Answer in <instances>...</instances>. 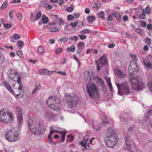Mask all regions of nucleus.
<instances>
[{
  "instance_id": "nucleus-61",
  "label": "nucleus",
  "mask_w": 152,
  "mask_h": 152,
  "mask_svg": "<svg viewBox=\"0 0 152 152\" xmlns=\"http://www.w3.org/2000/svg\"><path fill=\"white\" fill-rule=\"evenodd\" d=\"M141 26L143 27H145L147 24L146 22L142 20H141Z\"/></svg>"
},
{
  "instance_id": "nucleus-38",
  "label": "nucleus",
  "mask_w": 152,
  "mask_h": 152,
  "mask_svg": "<svg viewBox=\"0 0 152 152\" xmlns=\"http://www.w3.org/2000/svg\"><path fill=\"white\" fill-rule=\"evenodd\" d=\"M90 73L89 72L86 71L84 73V76L85 78H86L87 79L89 78H90Z\"/></svg>"
},
{
  "instance_id": "nucleus-23",
  "label": "nucleus",
  "mask_w": 152,
  "mask_h": 152,
  "mask_svg": "<svg viewBox=\"0 0 152 152\" xmlns=\"http://www.w3.org/2000/svg\"><path fill=\"white\" fill-rule=\"evenodd\" d=\"M17 121L19 125L20 126L22 124L23 122V119L22 115L18 116Z\"/></svg>"
},
{
  "instance_id": "nucleus-53",
  "label": "nucleus",
  "mask_w": 152,
  "mask_h": 152,
  "mask_svg": "<svg viewBox=\"0 0 152 152\" xmlns=\"http://www.w3.org/2000/svg\"><path fill=\"white\" fill-rule=\"evenodd\" d=\"M104 65V64H103V63H102L100 62V64L97 65V70L98 71Z\"/></svg>"
},
{
  "instance_id": "nucleus-42",
  "label": "nucleus",
  "mask_w": 152,
  "mask_h": 152,
  "mask_svg": "<svg viewBox=\"0 0 152 152\" xmlns=\"http://www.w3.org/2000/svg\"><path fill=\"white\" fill-rule=\"evenodd\" d=\"M68 39L66 37L64 36L61 37V38L60 39V41H61V42H67L68 41Z\"/></svg>"
},
{
  "instance_id": "nucleus-36",
  "label": "nucleus",
  "mask_w": 152,
  "mask_h": 152,
  "mask_svg": "<svg viewBox=\"0 0 152 152\" xmlns=\"http://www.w3.org/2000/svg\"><path fill=\"white\" fill-rule=\"evenodd\" d=\"M91 32L89 29H87L81 31L80 32L82 34H84L87 33H90Z\"/></svg>"
},
{
  "instance_id": "nucleus-52",
  "label": "nucleus",
  "mask_w": 152,
  "mask_h": 152,
  "mask_svg": "<svg viewBox=\"0 0 152 152\" xmlns=\"http://www.w3.org/2000/svg\"><path fill=\"white\" fill-rule=\"evenodd\" d=\"M77 25H78L79 27L80 26L82 27L84 26V25L83 22L79 20H77Z\"/></svg>"
},
{
  "instance_id": "nucleus-12",
  "label": "nucleus",
  "mask_w": 152,
  "mask_h": 152,
  "mask_svg": "<svg viewBox=\"0 0 152 152\" xmlns=\"http://www.w3.org/2000/svg\"><path fill=\"white\" fill-rule=\"evenodd\" d=\"M107 132L108 134L107 137H118L117 136L115 135V132L113 128L109 127L108 129Z\"/></svg>"
},
{
  "instance_id": "nucleus-14",
  "label": "nucleus",
  "mask_w": 152,
  "mask_h": 152,
  "mask_svg": "<svg viewBox=\"0 0 152 152\" xmlns=\"http://www.w3.org/2000/svg\"><path fill=\"white\" fill-rule=\"evenodd\" d=\"M133 69V71L135 72L137 71L138 70V67L137 63L134 60H132L130 61L129 65Z\"/></svg>"
},
{
  "instance_id": "nucleus-48",
  "label": "nucleus",
  "mask_w": 152,
  "mask_h": 152,
  "mask_svg": "<svg viewBox=\"0 0 152 152\" xmlns=\"http://www.w3.org/2000/svg\"><path fill=\"white\" fill-rule=\"evenodd\" d=\"M95 19V17L93 16H89L88 17V22L93 21Z\"/></svg>"
},
{
  "instance_id": "nucleus-58",
  "label": "nucleus",
  "mask_w": 152,
  "mask_h": 152,
  "mask_svg": "<svg viewBox=\"0 0 152 152\" xmlns=\"http://www.w3.org/2000/svg\"><path fill=\"white\" fill-rule=\"evenodd\" d=\"M4 60V57L3 55L0 54V64H2Z\"/></svg>"
},
{
  "instance_id": "nucleus-47",
  "label": "nucleus",
  "mask_w": 152,
  "mask_h": 152,
  "mask_svg": "<svg viewBox=\"0 0 152 152\" xmlns=\"http://www.w3.org/2000/svg\"><path fill=\"white\" fill-rule=\"evenodd\" d=\"M43 23H46L48 21V19L47 17H45L44 18H42L41 19Z\"/></svg>"
},
{
  "instance_id": "nucleus-16",
  "label": "nucleus",
  "mask_w": 152,
  "mask_h": 152,
  "mask_svg": "<svg viewBox=\"0 0 152 152\" xmlns=\"http://www.w3.org/2000/svg\"><path fill=\"white\" fill-rule=\"evenodd\" d=\"M129 115L128 113H125L123 115V118L121 120L123 122H127L129 119Z\"/></svg>"
},
{
  "instance_id": "nucleus-22",
  "label": "nucleus",
  "mask_w": 152,
  "mask_h": 152,
  "mask_svg": "<svg viewBox=\"0 0 152 152\" xmlns=\"http://www.w3.org/2000/svg\"><path fill=\"white\" fill-rule=\"evenodd\" d=\"M115 72L119 77L123 78L125 77V75L122 73L120 70H117L115 71Z\"/></svg>"
},
{
  "instance_id": "nucleus-24",
  "label": "nucleus",
  "mask_w": 152,
  "mask_h": 152,
  "mask_svg": "<svg viewBox=\"0 0 152 152\" xmlns=\"http://www.w3.org/2000/svg\"><path fill=\"white\" fill-rule=\"evenodd\" d=\"M58 133H60L61 134V138L62 139L61 140V142H64L65 140V137L66 134V133H65V132H58Z\"/></svg>"
},
{
  "instance_id": "nucleus-17",
  "label": "nucleus",
  "mask_w": 152,
  "mask_h": 152,
  "mask_svg": "<svg viewBox=\"0 0 152 152\" xmlns=\"http://www.w3.org/2000/svg\"><path fill=\"white\" fill-rule=\"evenodd\" d=\"M107 58L104 55L103 56H102L100 57V59L98 60L99 61H100V62L102 63L104 65L106 64L107 63Z\"/></svg>"
},
{
  "instance_id": "nucleus-64",
  "label": "nucleus",
  "mask_w": 152,
  "mask_h": 152,
  "mask_svg": "<svg viewBox=\"0 0 152 152\" xmlns=\"http://www.w3.org/2000/svg\"><path fill=\"white\" fill-rule=\"evenodd\" d=\"M149 49V47L147 45H145L143 47V50L145 51H147Z\"/></svg>"
},
{
  "instance_id": "nucleus-27",
  "label": "nucleus",
  "mask_w": 152,
  "mask_h": 152,
  "mask_svg": "<svg viewBox=\"0 0 152 152\" xmlns=\"http://www.w3.org/2000/svg\"><path fill=\"white\" fill-rule=\"evenodd\" d=\"M75 48L74 46L72 45L69 48H68L66 49V51L68 52L72 51L74 52L75 51Z\"/></svg>"
},
{
  "instance_id": "nucleus-9",
  "label": "nucleus",
  "mask_w": 152,
  "mask_h": 152,
  "mask_svg": "<svg viewBox=\"0 0 152 152\" xmlns=\"http://www.w3.org/2000/svg\"><path fill=\"white\" fill-rule=\"evenodd\" d=\"M19 77H17V82L19 84V86L18 89L16 88L13 91V92L17 97L21 96H23L24 94V88L22 86V83L21 81V77L19 75Z\"/></svg>"
},
{
  "instance_id": "nucleus-13",
  "label": "nucleus",
  "mask_w": 152,
  "mask_h": 152,
  "mask_svg": "<svg viewBox=\"0 0 152 152\" xmlns=\"http://www.w3.org/2000/svg\"><path fill=\"white\" fill-rule=\"evenodd\" d=\"M143 63L145 66L148 69L151 68L152 69V62H150V60L146 58L143 61Z\"/></svg>"
},
{
  "instance_id": "nucleus-3",
  "label": "nucleus",
  "mask_w": 152,
  "mask_h": 152,
  "mask_svg": "<svg viewBox=\"0 0 152 152\" xmlns=\"http://www.w3.org/2000/svg\"><path fill=\"white\" fill-rule=\"evenodd\" d=\"M46 102L49 107L54 111L58 110L61 107L59 100L54 96L49 97Z\"/></svg>"
},
{
  "instance_id": "nucleus-45",
  "label": "nucleus",
  "mask_w": 152,
  "mask_h": 152,
  "mask_svg": "<svg viewBox=\"0 0 152 152\" xmlns=\"http://www.w3.org/2000/svg\"><path fill=\"white\" fill-rule=\"evenodd\" d=\"M40 87H41L40 84L36 86L34 90L32 92V94H34L36 92V91L39 89Z\"/></svg>"
},
{
  "instance_id": "nucleus-35",
  "label": "nucleus",
  "mask_w": 152,
  "mask_h": 152,
  "mask_svg": "<svg viewBox=\"0 0 152 152\" xmlns=\"http://www.w3.org/2000/svg\"><path fill=\"white\" fill-rule=\"evenodd\" d=\"M49 31L50 32H54L59 31V29L58 28L55 27H52L50 28Z\"/></svg>"
},
{
  "instance_id": "nucleus-5",
  "label": "nucleus",
  "mask_w": 152,
  "mask_h": 152,
  "mask_svg": "<svg viewBox=\"0 0 152 152\" xmlns=\"http://www.w3.org/2000/svg\"><path fill=\"white\" fill-rule=\"evenodd\" d=\"M86 88L90 97L97 100L99 98V95L96 85L94 83L88 84L86 85Z\"/></svg>"
},
{
  "instance_id": "nucleus-34",
  "label": "nucleus",
  "mask_w": 152,
  "mask_h": 152,
  "mask_svg": "<svg viewBox=\"0 0 152 152\" xmlns=\"http://www.w3.org/2000/svg\"><path fill=\"white\" fill-rule=\"evenodd\" d=\"M16 111L18 114V115H22V112L21 109L19 107L16 108Z\"/></svg>"
},
{
  "instance_id": "nucleus-28",
  "label": "nucleus",
  "mask_w": 152,
  "mask_h": 152,
  "mask_svg": "<svg viewBox=\"0 0 152 152\" xmlns=\"http://www.w3.org/2000/svg\"><path fill=\"white\" fill-rule=\"evenodd\" d=\"M44 51V50L43 47L42 46H40L38 47L37 48V52L39 54H42Z\"/></svg>"
},
{
  "instance_id": "nucleus-25",
  "label": "nucleus",
  "mask_w": 152,
  "mask_h": 152,
  "mask_svg": "<svg viewBox=\"0 0 152 152\" xmlns=\"http://www.w3.org/2000/svg\"><path fill=\"white\" fill-rule=\"evenodd\" d=\"M104 13L103 11H100L98 13V16L99 18H102L103 20H105V18L104 17Z\"/></svg>"
},
{
  "instance_id": "nucleus-56",
  "label": "nucleus",
  "mask_w": 152,
  "mask_h": 152,
  "mask_svg": "<svg viewBox=\"0 0 152 152\" xmlns=\"http://www.w3.org/2000/svg\"><path fill=\"white\" fill-rule=\"evenodd\" d=\"M46 9L48 10L51 9L53 8V6L49 4H46Z\"/></svg>"
},
{
  "instance_id": "nucleus-41",
  "label": "nucleus",
  "mask_w": 152,
  "mask_h": 152,
  "mask_svg": "<svg viewBox=\"0 0 152 152\" xmlns=\"http://www.w3.org/2000/svg\"><path fill=\"white\" fill-rule=\"evenodd\" d=\"M7 4V2L6 1H4L3 3L2 4L1 6V9H5L6 7Z\"/></svg>"
},
{
  "instance_id": "nucleus-26",
  "label": "nucleus",
  "mask_w": 152,
  "mask_h": 152,
  "mask_svg": "<svg viewBox=\"0 0 152 152\" xmlns=\"http://www.w3.org/2000/svg\"><path fill=\"white\" fill-rule=\"evenodd\" d=\"M85 44L84 42H80L77 45V47L78 48L82 49L84 47Z\"/></svg>"
},
{
  "instance_id": "nucleus-15",
  "label": "nucleus",
  "mask_w": 152,
  "mask_h": 152,
  "mask_svg": "<svg viewBox=\"0 0 152 152\" xmlns=\"http://www.w3.org/2000/svg\"><path fill=\"white\" fill-rule=\"evenodd\" d=\"M130 138L129 137H126L125 138L126 143V147L127 149L130 148L132 145H134L133 142H132L130 140Z\"/></svg>"
},
{
  "instance_id": "nucleus-37",
  "label": "nucleus",
  "mask_w": 152,
  "mask_h": 152,
  "mask_svg": "<svg viewBox=\"0 0 152 152\" xmlns=\"http://www.w3.org/2000/svg\"><path fill=\"white\" fill-rule=\"evenodd\" d=\"M100 5V2L98 1H96L95 3V4L94 5V7L96 9H98L99 6Z\"/></svg>"
},
{
  "instance_id": "nucleus-1",
  "label": "nucleus",
  "mask_w": 152,
  "mask_h": 152,
  "mask_svg": "<svg viewBox=\"0 0 152 152\" xmlns=\"http://www.w3.org/2000/svg\"><path fill=\"white\" fill-rule=\"evenodd\" d=\"M28 126L31 132L36 134H43L45 128H43L41 124L37 123L35 120L32 117H30L28 121Z\"/></svg>"
},
{
  "instance_id": "nucleus-18",
  "label": "nucleus",
  "mask_w": 152,
  "mask_h": 152,
  "mask_svg": "<svg viewBox=\"0 0 152 152\" xmlns=\"http://www.w3.org/2000/svg\"><path fill=\"white\" fill-rule=\"evenodd\" d=\"M109 124V122L107 118H105L103 121L100 124L101 127L102 126H106Z\"/></svg>"
},
{
  "instance_id": "nucleus-40",
  "label": "nucleus",
  "mask_w": 152,
  "mask_h": 152,
  "mask_svg": "<svg viewBox=\"0 0 152 152\" xmlns=\"http://www.w3.org/2000/svg\"><path fill=\"white\" fill-rule=\"evenodd\" d=\"M16 16L19 20H21L22 19V15L21 13L19 12L17 13L16 14Z\"/></svg>"
},
{
  "instance_id": "nucleus-4",
  "label": "nucleus",
  "mask_w": 152,
  "mask_h": 152,
  "mask_svg": "<svg viewBox=\"0 0 152 152\" xmlns=\"http://www.w3.org/2000/svg\"><path fill=\"white\" fill-rule=\"evenodd\" d=\"M64 98L67 104L68 107L71 108L76 106L79 100L78 98L75 94L69 95L66 94Z\"/></svg>"
},
{
  "instance_id": "nucleus-44",
  "label": "nucleus",
  "mask_w": 152,
  "mask_h": 152,
  "mask_svg": "<svg viewBox=\"0 0 152 152\" xmlns=\"http://www.w3.org/2000/svg\"><path fill=\"white\" fill-rule=\"evenodd\" d=\"M17 43L18 44V46L21 48L20 49H21L24 45L23 42L22 41L20 40L18 41Z\"/></svg>"
},
{
  "instance_id": "nucleus-6",
  "label": "nucleus",
  "mask_w": 152,
  "mask_h": 152,
  "mask_svg": "<svg viewBox=\"0 0 152 152\" xmlns=\"http://www.w3.org/2000/svg\"><path fill=\"white\" fill-rule=\"evenodd\" d=\"M127 83V82H126L119 83H115L118 89V93L119 95L123 96L129 94L130 91Z\"/></svg>"
},
{
  "instance_id": "nucleus-8",
  "label": "nucleus",
  "mask_w": 152,
  "mask_h": 152,
  "mask_svg": "<svg viewBox=\"0 0 152 152\" xmlns=\"http://www.w3.org/2000/svg\"><path fill=\"white\" fill-rule=\"evenodd\" d=\"M10 118H12V116L9 111L4 110L0 111V121L3 123H7L10 121Z\"/></svg>"
},
{
  "instance_id": "nucleus-51",
  "label": "nucleus",
  "mask_w": 152,
  "mask_h": 152,
  "mask_svg": "<svg viewBox=\"0 0 152 152\" xmlns=\"http://www.w3.org/2000/svg\"><path fill=\"white\" fill-rule=\"evenodd\" d=\"M75 18L74 16H72L71 15H68L67 19L69 20H73V18Z\"/></svg>"
},
{
  "instance_id": "nucleus-57",
  "label": "nucleus",
  "mask_w": 152,
  "mask_h": 152,
  "mask_svg": "<svg viewBox=\"0 0 152 152\" xmlns=\"http://www.w3.org/2000/svg\"><path fill=\"white\" fill-rule=\"evenodd\" d=\"M78 36H79L80 39L82 40L86 38V36L85 35L78 34Z\"/></svg>"
},
{
  "instance_id": "nucleus-32",
  "label": "nucleus",
  "mask_w": 152,
  "mask_h": 152,
  "mask_svg": "<svg viewBox=\"0 0 152 152\" xmlns=\"http://www.w3.org/2000/svg\"><path fill=\"white\" fill-rule=\"evenodd\" d=\"M135 31L141 35H142L143 34V30L140 28L135 29Z\"/></svg>"
},
{
  "instance_id": "nucleus-11",
  "label": "nucleus",
  "mask_w": 152,
  "mask_h": 152,
  "mask_svg": "<svg viewBox=\"0 0 152 152\" xmlns=\"http://www.w3.org/2000/svg\"><path fill=\"white\" fill-rule=\"evenodd\" d=\"M39 74L40 75H50L53 74V72L49 71L46 69H42L39 70Z\"/></svg>"
},
{
  "instance_id": "nucleus-50",
  "label": "nucleus",
  "mask_w": 152,
  "mask_h": 152,
  "mask_svg": "<svg viewBox=\"0 0 152 152\" xmlns=\"http://www.w3.org/2000/svg\"><path fill=\"white\" fill-rule=\"evenodd\" d=\"M62 51V49L61 48H58L55 50V52L56 54L60 53Z\"/></svg>"
},
{
  "instance_id": "nucleus-43",
  "label": "nucleus",
  "mask_w": 152,
  "mask_h": 152,
  "mask_svg": "<svg viewBox=\"0 0 152 152\" xmlns=\"http://www.w3.org/2000/svg\"><path fill=\"white\" fill-rule=\"evenodd\" d=\"M41 12H38L36 14V18L35 20H36L39 19L41 17Z\"/></svg>"
},
{
  "instance_id": "nucleus-20",
  "label": "nucleus",
  "mask_w": 152,
  "mask_h": 152,
  "mask_svg": "<svg viewBox=\"0 0 152 152\" xmlns=\"http://www.w3.org/2000/svg\"><path fill=\"white\" fill-rule=\"evenodd\" d=\"M45 115L46 118H48L53 117L54 116L51 111H46L45 114Z\"/></svg>"
},
{
  "instance_id": "nucleus-10",
  "label": "nucleus",
  "mask_w": 152,
  "mask_h": 152,
  "mask_svg": "<svg viewBox=\"0 0 152 152\" xmlns=\"http://www.w3.org/2000/svg\"><path fill=\"white\" fill-rule=\"evenodd\" d=\"M107 137L104 142L106 145L108 147L112 148L115 146L118 141V137Z\"/></svg>"
},
{
  "instance_id": "nucleus-29",
  "label": "nucleus",
  "mask_w": 152,
  "mask_h": 152,
  "mask_svg": "<svg viewBox=\"0 0 152 152\" xmlns=\"http://www.w3.org/2000/svg\"><path fill=\"white\" fill-rule=\"evenodd\" d=\"M114 16L116 18L117 20L118 21H119L121 20V15L119 13L116 12L115 13H114Z\"/></svg>"
},
{
  "instance_id": "nucleus-21",
  "label": "nucleus",
  "mask_w": 152,
  "mask_h": 152,
  "mask_svg": "<svg viewBox=\"0 0 152 152\" xmlns=\"http://www.w3.org/2000/svg\"><path fill=\"white\" fill-rule=\"evenodd\" d=\"M128 150L131 152H137V148L135 147L134 145L130 146V148H128Z\"/></svg>"
},
{
  "instance_id": "nucleus-62",
  "label": "nucleus",
  "mask_w": 152,
  "mask_h": 152,
  "mask_svg": "<svg viewBox=\"0 0 152 152\" xmlns=\"http://www.w3.org/2000/svg\"><path fill=\"white\" fill-rule=\"evenodd\" d=\"M128 20V17L127 15H125L123 17V20L124 21H126Z\"/></svg>"
},
{
  "instance_id": "nucleus-30",
  "label": "nucleus",
  "mask_w": 152,
  "mask_h": 152,
  "mask_svg": "<svg viewBox=\"0 0 152 152\" xmlns=\"http://www.w3.org/2000/svg\"><path fill=\"white\" fill-rule=\"evenodd\" d=\"M17 55L19 56L21 59H23L24 58L22 52L21 50H18V51L17 52Z\"/></svg>"
},
{
  "instance_id": "nucleus-54",
  "label": "nucleus",
  "mask_w": 152,
  "mask_h": 152,
  "mask_svg": "<svg viewBox=\"0 0 152 152\" xmlns=\"http://www.w3.org/2000/svg\"><path fill=\"white\" fill-rule=\"evenodd\" d=\"M145 11L146 13L147 14H149L150 12V8L148 6H147L145 9Z\"/></svg>"
},
{
  "instance_id": "nucleus-60",
  "label": "nucleus",
  "mask_w": 152,
  "mask_h": 152,
  "mask_svg": "<svg viewBox=\"0 0 152 152\" xmlns=\"http://www.w3.org/2000/svg\"><path fill=\"white\" fill-rule=\"evenodd\" d=\"M20 37L18 34H15L13 35V37L15 39H17L19 38Z\"/></svg>"
},
{
  "instance_id": "nucleus-31",
  "label": "nucleus",
  "mask_w": 152,
  "mask_h": 152,
  "mask_svg": "<svg viewBox=\"0 0 152 152\" xmlns=\"http://www.w3.org/2000/svg\"><path fill=\"white\" fill-rule=\"evenodd\" d=\"M145 42L148 45H150L151 44V39L148 37H147L145 39Z\"/></svg>"
},
{
  "instance_id": "nucleus-33",
  "label": "nucleus",
  "mask_w": 152,
  "mask_h": 152,
  "mask_svg": "<svg viewBox=\"0 0 152 152\" xmlns=\"http://www.w3.org/2000/svg\"><path fill=\"white\" fill-rule=\"evenodd\" d=\"M74 9V7L73 5H72V6H70L68 7H67L66 8V11L69 12H72Z\"/></svg>"
},
{
  "instance_id": "nucleus-59",
  "label": "nucleus",
  "mask_w": 152,
  "mask_h": 152,
  "mask_svg": "<svg viewBox=\"0 0 152 152\" xmlns=\"http://www.w3.org/2000/svg\"><path fill=\"white\" fill-rule=\"evenodd\" d=\"M105 79H106L107 82V84L108 85V84H110V83H111L110 82V77H106Z\"/></svg>"
},
{
  "instance_id": "nucleus-7",
  "label": "nucleus",
  "mask_w": 152,
  "mask_h": 152,
  "mask_svg": "<svg viewBox=\"0 0 152 152\" xmlns=\"http://www.w3.org/2000/svg\"><path fill=\"white\" fill-rule=\"evenodd\" d=\"M18 132V131L14 129L9 130L5 134L7 140L12 142L17 141L19 138Z\"/></svg>"
},
{
  "instance_id": "nucleus-19",
  "label": "nucleus",
  "mask_w": 152,
  "mask_h": 152,
  "mask_svg": "<svg viewBox=\"0 0 152 152\" xmlns=\"http://www.w3.org/2000/svg\"><path fill=\"white\" fill-rule=\"evenodd\" d=\"M4 85H5V86L6 87L7 89L11 93H12V92H13V90L11 88V87L9 83H8L6 81H4Z\"/></svg>"
},
{
  "instance_id": "nucleus-63",
  "label": "nucleus",
  "mask_w": 152,
  "mask_h": 152,
  "mask_svg": "<svg viewBox=\"0 0 152 152\" xmlns=\"http://www.w3.org/2000/svg\"><path fill=\"white\" fill-rule=\"evenodd\" d=\"M147 28L148 29H152V24H148L147 26Z\"/></svg>"
},
{
  "instance_id": "nucleus-2",
  "label": "nucleus",
  "mask_w": 152,
  "mask_h": 152,
  "mask_svg": "<svg viewBox=\"0 0 152 152\" xmlns=\"http://www.w3.org/2000/svg\"><path fill=\"white\" fill-rule=\"evenodd\" d=\"M133 69L130 65L128 68V71L130 72L129 78L131 81L132 88L133 90H137L143 88L144 87V84L141 80L137 79V77L133 73L135 72L133 71Z\"/></svg>"
},
{
  "instance_id": "nucleus-49",
  "label": "nucleus",
  "mask_w": 152,
  "mask_h": 152,
  "mask_svg": "<svg viewBox=\"0 0 152 152\" xmlns=\"http://www.w3.org/2000/svg\"><path fill=\"white\" fill-rule=\"evenodd\" d=\"M16 72L15 71H13V73L12 72H10V74H9L8 77H9L10 79H11V80L12 79L14 78V76H12V74L13 73V74L15 75L16 74Z\"/></svg>"
},
{
  "instance_id": "nucleus-39",
  "label": "nucleus",
  "mask_w": 152,
  "mask_h": 152,
  "mask_svg": "<svg viewBox=\"0 0 152 152\" xmlns=\"http://www.w3.org/2000/svg\"><path fill=\"white\" fill-rule=\"evenodd\" d=\"M69 39L71 40H74L76 41H77L79 39L77 37L75 36L70 37Z\"/></svg>"
},
{
  "instance_id": "nucleus-55",
  "label": "nucleus",
  "mask_w": 152,
  "mask_h": 152,
  "mask_svg": "<svg viewBox=\"0 0 152 152\" xmlns=\"http://www.w3.org/2000/svg\"><path fill=\"white\" fill-rule=\"evenodd\" d=\"M3 26L4 28H10L12 27L11 25L9 24H4Z\"/></svg>"
},
{
  "instance_id": "nucleus-46",
  "label": "nucleus",
  "mask_w": 152,
  "mask_h": 152,
  "mask_svg": "<svg viewBox=\"0 0 152 152\" xmlns=\"http://www.w3.org/2000/svg\"><path fill=\"white\" fill-rule=\"evenodd\" d=\"M114 13H112L110 14V15L107 18V20L108 21L111 20L112 21L113 20V18L112 17L114 16Z\"/></svg>"
}]
</instances>
